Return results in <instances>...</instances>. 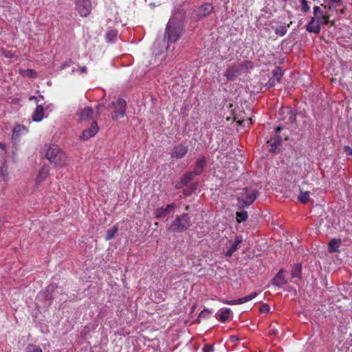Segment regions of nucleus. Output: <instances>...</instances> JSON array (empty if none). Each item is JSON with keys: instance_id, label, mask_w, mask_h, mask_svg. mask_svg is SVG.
Segmentation results:
<instances>
[{"instance_id": "obj_30", "label": "nucleus", "mask_w": 352, "mask_h": 352, "mask_svg": "<svg viewBox=\"0 0 352 352\" xmlns=\"http://www.w3.org/2000/svg\"><path fill=\"white\" fill-rule=\"evenodd\" d=\"M48 174H49L48 170L45 169V168L41 169L39 174L36 178L37 183L43 181L47 177Z\"/></svg>"}, {"instance_id": "obj_15", "label": "nucleus", "mask_w": 352, "mask_h": 352, "mask_svg": "<svg viewBox=\"0 0 352 352\" xmlns=\"http://www.w3.org/2000/svg\"><path fill=\"white\" fill-rule=\"evenodd\" d=\"M243 241V236L241 235L236 236L234 241L232 243L230 248L226 252L225 255L226 256H231L232 254L238 250L239 245Z\"/></svg>"}, {"instance_id": "obj_43", "label": "nucleus", "mask_w": 352, "mask_h": 352, "mask_svg": "<svg viewBox=\"0 0 352 352\" xmlns=\"http://www.w3.org/2000/svg\"><path fill=\"white\" fill-rule=\"evenodd\" d=\"M211 312L208 309H204L199 314V317L206 318L209 316Z\"/></svg>"}, {"instance_id": "obj_37", "label": "nucleus", "mask_w": 352, "mask_h": 352, "mask_svg": "<svg viewBox=\"0 0 352 352\" xmlns=\"http://www.w3.org/2000/svg\"><path fill=\"white\" fill-rule=\"evenodd\" d=\"M117 36L116 30H111L107 33V38L109 41H112Z\"/></svg>"}, {"instance_id": "obj_38", "label": "nucleus", "mask_w": 352, "mask_h": 352, "mask_svg": "<svg viewBox=\"0 0 352 352\" xmlns=\"http://www.w3.org/2000/svg\"><path fill=\"white\" fill-rule=\"evenodd\" d=\"M260 311L263 314H267L270 311V307L267 304H263L260 307Z\"/></svg>"}, {"instance_id": "obj_39", "label": "nucleus", "mask_w": 352, "mask_h": 352, "mask_svg": "<svg viewBox=\"0 0 352 352\" xmlns=\"http://www.w3.org/2000/svg\"><path fill=\"white\" fill-rule=\"evenodd\" d=\"M72 64L73 61L72 60V59H69L61 64V65L60 66V69H64L65 68L70 66Z\"/></svg>"}, {"instance_id": "obj_47", "label": "nucleus", "mask_w": 352, "mask_h": 352, "mask_svg": "<svg viewBox=\"0 0 352 352\" xmlns=\"http://www.w3.org/2000/svg\"><path fill=\"white\" fill-rule=\"evenodd\" d=\"M277 329H276L275 328H271L270 330V333L271 334H276L277 333Z\"/></svg>"}, {"instance_id": "obj_22", "label": "nucleus", "mask_w": 352, "mask_h": 352, "mask_svg": "<svg viewBox=\"0 0 352 352\" xmlns=\"http://www.w3.org/2000/svg\"><path fill=\"white\" fill-rule=\"evenodd\" d=\"M301 270H302V265L300 263H296L293 265L292 272H291V276L292 278H298L299 279L301 278Z\"/></svg>"}, {"instance_id": "obj_2", "label": "nucleus", "mask_w": 352, "mask_h": 352, "mask_svg": "<svg viewBox=\"0 0 352 352\" xmlns=\"http://www.w3.org/2000/svg\"><path fill=\"white\" fill-rule=\"evenodd\" d=\"M178 15V17L174 15L167 23L164 40V41H166L168 43H175L184 32L183 19L184 13L180 12Z\"/></svg>"}, {"instance_id": "obj_52", "label": "nucleus", "mask_w": 352, "mask_h": 352, "mask_svg": "<svg viewBox=\"0 0 352 352\" xmlns=\"http://www.w3.org/2000/svg\"><path fill=\"white\" fill-rule=\"evenodd\" d=\"M305 127V125H301L300 129H303Z\"/></svg>"}, {"instance_id": "obj_8", "label": "nucleus", "mask_w": 352, "mask_h": 352, "mask_svg": "<svg viewBox=\"0 0 352 352\" xmlns=\"http://www.w3.org/2000/svg\"><path fill=\"white\" fill-rule=\"evenodd\" d=\"M126 102L124 99L118 98L116 101L112 102L110 107L111 108H115V111L112 115V118L113 120L118 118L119 117L124 116L126 111Z\"/></svg>"}, {"instance_id": "obj_44", "label": "nucleus", "mask_w": 352, "mask_h": 352, "mask_svg": "<svg viewBox=\"0 0 352 352\" xmlns=\"http://www.w3.org/2000/svg\"><path fill=\"white\" fill-rule=\"evenodd\" d=\"M341 3H342V0H330L329 4H332L336 8L337 5H340Z\"/></svg>"}, {"instance_id": "obj_1", "label": "nucleus", "mask_w": 352, "mask_h": 352, "mask_svg": "<svg viewBox=\"0 0 352 352\" xmlns=\"http://www.w3.org/2000/svg\"><path fill=\"white\" fill-rule=\"evenodd\" d=\"M322 8L333 10L335 9V6L332 4L315 6L313 8L314 16L311 18L306 25V30L308 32L318 34L320 32L322 25L328 23H331V25H335L334 21L330 20V15L324 13Z\"/></svg>"}, {"instance_id": "obj_41", "label": "nucleus", "mask_w": 352, "mask_h": 352, "mask_svg": "<svg viewBox=\"0 0 352 352\" xmlns=\"http://www.w3.org/2000/svg\"><path fill=\"white\" fill-rule=\"evenodd\" d=\"M213 346L209 344H206L203 349L204 352H213Z\"/></svg>"}, {"instance_id": "obj_19", "label": "nucleus", "mask_w": 352, "mask_h": 352, "mask_svg": "<svg viewBox=\"0 0 352 352\" xmlns=\"http://www.w3.org/2000/svg\"><path fill=\"white\" fill-rule=\"evenodd\" d=\"M206 166V158H205V157H202L201 159H199L196 162L195 170L193 172L195 173V175H200L202 173V171Z\"/></svg>"}, {"instance_id": "obj_5", "label": "nucleus", "mask_w": 352, "mask_h": 352, "mask_svg": "<svg viewBox=\"0 0 352 352\" xmlns=\"http://www.w3.org/2000/svg\"><path fill=\"white\" fill-rule=\"evenodd\" d=\"M190 226L191 223L188 214L184 213L176 217L175 219L167 228V230L173 232H182L188 230Z\"/></svg>"}, {"instance_id": "obj_55", "label": "nucleus", "mask_w": 352, "mask_h": 352, "mask_svg": "<svg viewBox=\"0 0 352 352\" xmlns=\"http://www.w3.org/2000/svg\"><path fill=\"white\" fill-rule=\"evenodd\" d=\"M30 99H36L35 96H32Z\"/></svg>"}, {"instance_id": "obj_36", "label": "nucleus", "mask_w": 352, "mask_h": 352, "mask_svg": "<svg viewBox=\"0 0 352 352\" xmlns=\"http://www.w3.org/2000/svg\"><path fill=\"white\" fill-rule=\"evenodd\" d=\"M301 3V10L306 13L309 11L310 7L308 6L307 0H300Z\"/></svg>"}, {"instance_id": "obj_7", "label": "nucleus", "mask_w": 352, "mask_h": 352, "mask_svg": "<svg viewBox=\"0 0 352 352\" xmlns=\"http://www.w3.org/2000/svg\"><path fill=\"white\" fill-rule=\"evenodd\" d=\"M279 120L287 124L294 125L296 122L297 111L289 107H281L278 111Z\"/></svg>"}, {"instance_id": "obj_29", "label": "nucleus", "mask_w": 352, "mask_h": 352, "mask_svg": "<svg viewBox=\"0 0 352 352\" xmlns=\"http://www.w3.org/2000/svg\"><path fill=\"white\" fill-rule=\"evenodd\" d=\"M248 212L246 211L237 212L236 219L237 222L241 223L245 221L248 219Z\"/></svg>"}, {"instance_id": "obj_50", "label": "nucleus", "mask_w": 352, "mask_h": 352, "mask_svg": "<svg viewBox=\"0 0 352 352\" xmlns=\"http://www.w3.org/2000/svg\"><path fill=\"white\" fill-rule=\"evenodd\" d=\"M340 12L341 14H344V12H344V9H342V10H340Z\"/></svg>"}, {"instance_id": "obj_21", "label": "nucleus", "mask_w": 352, "mask_h": 352, "mask_svg": "<svg viewBox=\"0 0 352 352\" xmlns=\"http://www.w3.org/2000/svg\"><path fill=\"white\" fill-rule=\"evenodd\" d=\"M341 244L340 239H331L329 243V251L330 252H339V248Z\"/></svg>"}, {"instance_id": "obj_42", "label": "nucleus", "mask_w": 352, "mask_h": 352, "mask_svg": "<svg viewBox=\"0 0 352 352\" xmlns=\"http://www.w3.org/2000/svg\"><path fill=\"white\" fill-rule=\"evenodd\" d=\"M343 150L347 155H352V148L349 146H344Z\"/></svg>"}, {"instance_id": "obj_23", "label": "nucleus", "mask_w": 352, "mask_h": 352, "mask_svg": "<svg viewBox=\"0 0 352 352\" xmlns=\"http://www.w3.org/2000/svg\"><path fill=\"white\" fill-rule=\"evenodd\" d=\"M0 177H2L5 182L8 181L9 178L8 165L6 162H2V164L0 166Z\"/></svg>"}, {"instance_id": "obj_17", "label": "nucleus", "mask_w": 352, "mask_h": 352, "mask_svg": "<svg viewBox=\"0 0 352 352\" xmlns=\"http://www.w3.org/2000/svg\"><path fill=\"white\" fill-rule=\"evenodd\" d=\"M93 110L90 107H85L82 109L79 113L78 116L81 120H89L93 118Z\"/></svg>"}, {"instance_id": "obj_48", "label": "nucleus", "mask_w": 352, "mask_h": 352, "mask_svg": "<svg viewBox=\"0 0 352 352\" xmlns=\"http://www.w3.org/2000/svg\"><path fill=\"white\" fill-rule=\"evenodd\" d=\"M230 340L232 342H235V341L238 340V338L235 336H232L230 337Z\"/></svg>"}, {"instance_id": "obj_25", "label": "nucleus", "mask_w": 352, "mask_h": 352, "mask_svg": "<svg viewBox=\"0 0 352 352\" xmlns=\"http://www.w3.org/2000/svg\"><path fill=\"white\" fill-rule=\"evenodd\" d=\"M118 230V227L117 226H113L111 228L108 229L106 232L105 239L109 241L114 238Z\"/></svg>"}, {"instance_id": "obj_53", "label": "nucleus", "mask_w": 352, "mask_h": 352, "mask_svg": "<svg viewBox=\"0 0 352 352\" xmlns=\"http://www.w3.org/2000/svg\"><path fill=\"white\" fill-rule=\"evenodd\" d=\"M299 115L304 116V114L302 112H300Z\"/></svg>"}, {"instance_id": "obj_35", "label": "nucleus", "mask_w": 352, "mask_h": 352, "mask_svg": "<svg viewBox=\"0 0 352 352\" xmlns=\"http://www.w3.org/2000/svg\"><path fill=\"white\" fill-rule=\"evenodd\" d=\"M197 188V184H194L190 188L184 190L183 193L185 196H189Z\"/></svg>"}, {"instance_id": "obj_56", "label": "nucleus", "mask_w": 352, "mask_h": 352, "mask_svg": "<svg viewBox=\"0 0 352 352\" xmlns=\"http://www.w3.org/2000/svg\"><path fill=\"white\" fill-rule=\"evenodd\" d=\"M100 107V104H98L97 107V109H98Z\"/></svg>"}, {"instance_id": "obj_11", "label": "nucleus", "mask_w": 352, "mask_h": 352, "mask_svg": "<svg viewBox=\"0 0 352 352\" xmlns=\"http://www.w3.org/2000/svg\"><path fill=\"white\" fill-rule=\"evenodd\" d=\"M243 69V65H233L226 71L225 76L228 80H234L241 74V71Z\"/></svg>"}, {"instance_id": "obj_13", "label": "nucleus", "mask_w": 352, "mask_h": 352, "mask_svg": "<svg viewBox=\"0 0 352 352\" xmlns=\"http://www.w3.org/2000/svg\"><path fill=\"white\" fill-rule=\"evenodd\" d=\"M98 124L96 121L92 122L89 129L82 131V135L80 136L81 139L88 140L94 137L98 131Z\"/></svg>"}, {"instance_id": "obj_18", "label": "nucleus", "mask_w": 352, "mask_h": 352, "mask_svg": "<svg viewBox=\"0 0 352 352\" xmlns=\"http://www.w3.org/2000/svg\"><path fill=\"white\" fill-rule=\"evenodd\" d=\"M194 175L195 173L193 172L186 173L182 178L180 182L177 184L176 188H182L183 186H186L188 183H190L192 181Z\"/></svg>"}, {"instance_id": "obj_4", "label": "nucleus", "mask_w": 352, "mask_h": 352, "mask_svg": "<svg viewBox=\"0 0 352 352\" xmlns=\"http://www.w3.org/2000/svg\"><path fill=\"white\" fill-rule=\"evenodd\" d=\"M257 196L258 192L255 189L248 187L243 188L237 196L239 208L242 209L250 206L255 201Z\"/></svg>"}, {"instance_id": "obj_45", "label": "nucleus", "mask_w": 352, "mask_h": 352, "mask_svg": "<svg viewBox=\"0 0 352 352\" xmlns=\"http://www.w3.org/2000/svg\"><path fill=\"white\" fill-rule=\"evenodd\" d=\"M78 70L80 73L87 72V67L85 66H81L78 68Z\"/></svg>"}, {"instance_id": "obj_16", "label": "nucleus", "mask_w": 352, "mask_h": 352, "mask_svg": "<svg viewBox=\"0 0 352 352\" xmlns=\"http://www.w3.org/2000/svg\"><path fill=\"white\" fill-rule=\"evenodd\" d=\"M286 283L287 280L285 279L283 271L280 270L272 279V284L278 287H281Z\"/></svg>"}, {"instance_id": "obj_40", "label": "nucleus", "mask_w": 352, "mask_h": 352, "mask_svg": "<svg viewBox=\"0 0 352 352\" xmlns=\"http://www.w3.org/2000/svg\"><path fill=\"white\" fill-rule=\"evenodd\" d=\"M29 352H43L41 349L36 346L31 345L28 347Z\"/></svg>"}, {"instance_id": "obj_54", "label": "nucleus", "mask_w": 352, "mask_h": 352, "mask_svg": "<svg viewBox=\"0 0 352 352\" xmlns=\"http://www.w3.org/2000/svg\"><path fill=\"white\" fill-rule=\"evenodd\" d=\"M28 72H31V73H33V72H33V70H32V69L28 70Z\"/></svg>"}, {"instance_id": "obj_33", "label": "nucleus", "mask_w": 352, "mask_h": 352, "mask_svg": "<svg viewBox=\"0 0 352 352\" xmlns=\"http://www.w3.org/2000/svg\"><path fill=\"white\" fill-rule=\"evenodd\" d=\"M269 141H272V143H275L280 146L282 144L283 139L282 137L279 135H274Z\"/></svg>"}, {"instance_id": "obj_46", "label": "nucleus", "mask_w": 352, "mask_h": 352, "mask_svg": "<svg viewBox=\"0 0 352 352\" xmlns=\"http://www.w3.org/2000/svg\"><path fill=\"white\" fill-rule=\"evenodd\" d=\"M283 130L282 126H278L275 129V135H278V133Z\"/></svg>"}, {"instance_id": "obj_28", "label": "nucleus", "mask_w": 352, "mask_h": 352, "mask_svg": "<svg viewBox=\"0 0 352 352\" xmlns=\"http://www.w3.org/2000/svg\"><path fill=\"white\" fill-rule=\"evenodd\" d=\"M25 129V127L21 125L15 126L13 130L12 140L16 141L19 138L21 132Z\"/></svg>"}, {"instance_id": "obj_51", "label": "nucleus", "mask_w": 352, "mask_h": 352, "mask_svg": "<svg viewBox=\"0 0 352 352\" xmlns=\"http://www.w3.org/2000/svg\"><path fill=\"white\" fill-rule=\"evenodd\" d=\"M189 209H190V206H186V210H188Z\"/></svg>"}, {"instance_id": "obj_3", "label": "nucleus", "mask_w": 352, "mask_h": 352, "mask_svg": "<svg viewBox=\"0 0 352 352\" xmlns=\"http://www.w3.org/2000/svg\"><path fill=\"white\" fill-rule=\"evenodd\" d=\"M43 151L44 156L50 161V164L56 167H62L67 164V156L65 153L56 144L46 146Z\"/></svg>"}, {"instance_id": "obj_9", "label": "nucleus", "mask_w": 352, "mask_h": 352, "mask_svg": "<svg viewBox=\"0 0 352 352\" xmlns=\"http://www.w3.org/2000/svg\"><path fill=\"white\" fill-rule=\"evenodd\" d=\"M76 9L81 16H88L91 10L90 0H76Z\"/></svg>"}, {"instance_id": "obj_12", "label": "nucleus", "mask_w": 352, "mask_h": 352, "mask_svg": "<svg viewBox=\"0 0 352 352\" xmlns=\"http://www.w3.org/2000/svg\"><path fill=\"white\" fill-rule=\"evenodd\" d=\"M176 208L175 204H168L166 208L161 207L157 208L154 212V215L156 219L165 217L166 215L174 211Z\"/></svg>"}, {"instance_id": "obj_32", "label": "nucleus", "mask_w": 352, "mask_h": 352, "mask_svg": "<svg viewBox=\"0 0 352 352\" xmlns=\"http://www.w3.org/2000/svg\"><path fill=\"white\" fill-rule=\"evenodd\" d=\"M267 142L269 143L270 145V151L271 153H276L278 151H279L280 147L279 145H278V144H276L275 143H272V141L267 140Z\"/></svg>"}, {"instance_id": "obj_24", "label": "nucleus", "mask_w": 352, "mask_h": 352, "mask_svg": "<svg viewBox=\"0 0 352 352\" xmlns=\"http://www.w3.org/2000/svg\"><path fill=\"white\" fill-rule=\"evenodd\" d=\"M231 313V310L228 308L221 311V313L218 314H217V318L221 322H226L228 318L230 317Z\"/></svg>"}, {"instance_id": "obj_58", "label": "nucleus", "mask_w": 352, "mask_h": 352, "mask_svg": "<svg viewBox=\"0 0 352 352\" xmlns=\"http://www.w3.org/2000/svg\"><path fill=\"white\" fill-rule=\"evenodd\" d=\"M34 76H32V73H30V77H33Z\"/></svg>"}, {"instance_id": "obj_34", "label": "nucleus", "mask_w": 352, "mask_h": 352, "mask_svg": "<svg viewBox=\"0 0 352 352\" xmlns=\"http://www.w3.org/2000/svg\"><path fill=\"white\" fill-rule=\"evenodd\" d=\"M276 34L280 36H284L287 33V28L285 26H280L275 30Z\"/></svg>"}, {"instance_id": "obj_20", "label": "nucleus", "mask_w": 352, "mask_h": 352, "mask_svg": "<svg viewBox=\"0 0 352 352\" xmlns=\"http://www.w3.org/2000/svg\"><path fill=\"white\" fill-rule=\"evenodd\" d=\"M43 107L42 105H36L32 114V120L34 122H40L43 118Z\"/></svg>"}, {"instance_id": "obj_27", "label": "nucleus", "mask_w": 352, "mask_h": 352, "mask_svg": "<svg viewBox=\"0 0 352 352\" xmlns=\"http://www.w3.org/2000/svg\"><path fill=\"white\" fill-rule=\"evenodd\" d=\"M298 200L302 204H306L309 200V192L300 190Z\"/></svg>"}, {"instance_id": "obj_57", "label": "nucleus", "mask_w": 352, "mask_h": 352, "mask_svg": "<svg viewBox=\"0 0 352 352\" xmlns=\"http://www.w3.org/2000/svg\"><path fill=\"white\" fill-rule=\"evenodd\" d=\"M34 76H32V73H30V77H33Z\"/></svg>"}, {"instance_id": "obj_31", "label": "nucleus", "mask_w": 352, "mask_h": 352, "mask_svg": "<svg viewBox=\"0 0 352 352\" xmlns=\"http://www.w3.org/2000/svg\"><path fill=\"white\" fill-rule=\"evenodd\" d=\"M273 77L276 80L277 82L280 81V78L283 76V72L280 67H277L272 72Z\"/></svg>"}, {"instance_id": "obj_10", "label": "nucleus", "mask_w": 352, "mask_h": 352, "mask_svg": "<svg viewBox=\"0 0 352 352\" xmlns=\"http://www.w3.org/2000/svg\"><path fill=\"white\" fill-rule=\"evenodd\" d=\"M188 151V146L183 144H179L174 146L170 152L172 158L179 160L184 157Z\"/></svg>"}, {"instance_id": "obj_49", "label": "nucleus", "mask_w": 352, "mask_h": 352, "mask_svg": "<svg viewBox=\"0 0 352 352\" xmlns=\"http://www.w3.org/2000/svg\"><path fill=\"white\" fill-rule=\"evenodd\" d=\"M6 144L3 142H0V148H1L2 150H5L6 149Z\"/></svg>"}, {"instance_id": "obj_6", "label": "nucleus", "mask_w": 352, "mask_h": 352, "mask_svg": "<svg viewBox=\"0 0 352 352\" xmlns=\"http://www.w3.org/2000/svg\"><path fill=\"white\" fill-rule=\"evenodd\" d=\"M214 7L210 3H205L192 11V18L196 21H201L212 14Z\"/></svg>"}, {"instance_id": "obj_14", "label": "nucleus", "mask_w": 352, "mask_h": 352, "mask_svg": "<svg viewBox=\"0 0 352 352\" xmlns=\"http://www.w3.org/2000/svg\"><path fill=\"white\" fill-rule=\"evenodd\" d=\"M257 295H258L257 292H252L250 295H248L247 296H245V297H243V298H238V299L233 300H226L225 302V303H226L228 305H239V304H243V303H245V302H246L248 301H250V300H252Z\"/></svg>"}, {"instance_id": "obj_26", "label": "nucleus", "mask_w": 352, "mask_h": 352, "mask_svg": "<svg viewBox=\"0 0 352 352\" xmlns=\"http://www.w3.org/2000/svg\"><path fill=\"white\" fill-rule=\"evenodd\" d=\"M54 289V286L53 285H49L45 292H41L39 293L38 294V298H43V297H45L47 300H51L52 299V295L50 294L51 292H52Z\"/></svg>"}]
</instances>
